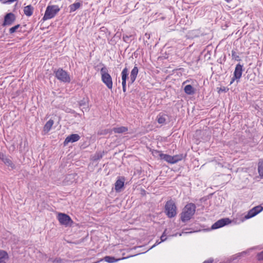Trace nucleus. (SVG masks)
Segmentation results:
<instances>
[{"mask_svg": "<svg viewBox=\"0 0 263 263\" xmlns=\"http://www.w3.org/2000/svg\"><path fill=\"white\" fill-rule=\"evenodd\" d=\"M196 208V207L194 203H190L187 204L180 214L181 221L183 222H185L190 220L194 215Z\"/></svg>", "mask_w": 263, "mask_h": 263, "instance_id": "1", "label": "nucleus"}, {"mask_svg": "<svg viewBox=\"0 0 263 263\" xmlns=\"http://www.w3.org/2000/svg\"><path fill=\"white\" fill-rule=\"evenodd\" d=\"M9 256L7 252L4 250H0V260L8 259Z\"/></svg>", "mask_w": 263, "mask_h": 263, "instance_id": "29", "label": "nucleus"}, {"mask_svg": "<svg viewBox=\"0 0 263 263\" xmlns=\"http://www.w3.org/2000/svg\"><path fill=\"white\" fill-rule=\"evenodd\" d=\"M6 259H3L2 260H0V263H6Z\"/></svg>", "mask_w": 263, "mask_h": 263, "instance_id": "42", "label": "nucleus"}, {"mask_svg": "<svg viewBox=\"0 0 263 263\" xmlns=\"http://www.w3.org/2000/svg\"><path fill=\"white\" fill-rule=\"evenodd\" d=\"M80 136L77 134H72L66 137L64 141V145H66L68 143H73L79 140Z\"/></svg>", "mask_w": 263, "mask_h": 263, "instance_id": "12", "label": "nucleus"}, {"mask_svg": "<svg viewBox=\"0 0 263 263\" xmlns=\"http://www.w3.org/2000/svg\"><path fill=\"white\" fill-rule=\"evenodd\" d=\"M258 172L259 176L263 178V161H259L258 164Z\"/></svg>", "mask_w": 263, "mask_h": 263, "instance_id": "28", "label": "nucleus"}, {"mask_svg": "<svg viewBox=\"0 0 263 263\" xmlns=\"http://www.w3.org/2000/svg\"><path fill=\"white\" fill-rule=\"evenodd\" d=\"M136 51L134 52V54H135H135H137V53H136Z\"/></svg>", "mask_w": 263, "mask_h": 263, "instance_id": "48", "label": "nucleus"}, {"mask_svg": "<svg viewBox=\"0 0 263 263\" xmlns=\"http://www.w3.org/2000/svg\"><path fill=\"white\" fill-rule=\"evenodd\" d=\"M185 157L186 155H183L182 154L173 156V158L174 160V163H176L178 161L182 160Z\"/></svg>", "mask_w": 263, "mask_h": 263, "instance_id": "25", "label": "nucleus"}, {"mask_svg": "<svg viewBox=\"0 0 263 263\" xmlns=\"http://www.w3.org/2000/svg\"><path fill=\"white\" fill-rule=\"evenodd\" d=\"M121 78L122 80L125 81L127 80V79H129L128 77V69L125 67L121 72Z\"/></svg>", "mask_w": 263, "mask_h": 263, "instance_id": "24", "label": "nucleus"}, {"mask_svg": "<svg viewBox=\"0 0 263 263\" xmlns=\"http://www.w3.org/2000/svg\"><path fill=\"white\" fill-rule=\"evenodd\" d=\"M104 152H97L93 157V160L94 161H97L98 160H100V159H101L103 156H104Z\"/></svg>", "mask_w": 263, "mask_h": 263, "instance_id": "26", "label": "nucleus"}, {"mask_svg": "<svg viewBox=\"0 0 263 263\" xmlns=\"http://www.w3.org/2000/svg\"><path fill=\"white\" fill-rule=\"evenodd\" d=\"M134 256L135 255H132V256H129L127 257H122V258H116L115 257L111 256H106L104 257L103 260L108 263H114V262L118 261L119 260H123V259L129 258L130 257Z\"/></svg>", "mask_w": 263, "mask_h": 263, "instance_id": "13", "label": "nucleus"}, {"mask_svg": "<svg viewBox=\"0 0 263 263\" xmlns=\"http://www.w3.org/2000/svg\"><path fill=\"white\" fill-rule=\"evenodd\" d=\"M160 239H161V242H163L166 240L167 237H166V236L161 235L160 237Z\"/></svg>", "mask_w": 263, "mask_h": 263, "instance_id": "39", "label": "nucleus"}, {"mask_svg": "<svg viewBox=\"0 0 263 263\" xmlns=\"http://www.w3.org/2000/svg\"><path fill=\"white\" fill-rule=\"evenodd\" d=\"M184 91L188 95H193L195 93V89L190 84L184 87Z\"/></svg>", "mask_w": 263, "mask_h": 263, "instance_id": "20", "label": "nucleus"}, {"mask_svg": "<svg viewBox=\"0 0 263 263\" xmlns=\"http://www.w3.org/2000/svg\"><path fill=\"white\" fill-rule=\"evenodd\" d=\"M60 10L61 8L58 5H48L46 9L44 15L41 21L44 22L53 18Z\"/></svg>", "mask_w": 263, "mask_h": 263, "instance_id": "4", "label": "nucleus"}, {"mask_svg": "<svg viewBox=\"0 0 263 263\" xmlns=\"http://www.w3.org/2000/svg\"><path fill=\"white\" fill-rule=\"evenodd\" d=\"M112 132V129H102L98 130L97 133L98 135H106L107 134H110Z\"/></svg>", "mask_w": 263, "mask_h": 263, "instance_id": "27", "label": "nucleus"}, {"mask_svg": "<svg viewBox=\"0 0 263 263\" xmlns=\"http://www.w3.org/2000/svg\"><path fill=\"white\" fill-rule=\"evenodd\" d=\"M177 206L174 201L170 199L166 201L164 206V213L170 218L175 217L177 215Z\"/></svg>", "mask_w": 263, "mask_h": 263, "instance_id": "5", "label": "nucleus"}, {"mask_svg": "<svg viewBox=\"0 0 263 263\" xmlns=\"http://www.w3.org/2000/svg\"><path fill=\"white\" fill-rule=\"evenodd\" d=\"M229 90V88H226L225 87H220L218 90V92L220 93V92H226Z\"/></svg>", "mask_w": 263, "mask_h": 263, "instance_id": "32", "label": "nucleus"}, {"mask_svg": "<svg viewBox=\"0 0 263 263\" xmlns=\"http://www.w3.org/2000/svg\"><path fill=\"white\" fill-rule=\"evenodd\" d=\"M257 259L259 260H263V251L257 254Z\"/></svg>", "mask_w": 263, "mask_h": 263, "instance_id": "34", "label": "nucleus"}, {"mask_svg": "<svg viewBox=\"0 0 263 263\" xmlns=\"http://www.w3.org/2000/svg\"><path fill=\"white\" fill-rule=\"evenodd\" d=\"M122 89L124 92L126 91V86H122Z\"/></svg>", "mask_w": 263, "mask_h": 263, "instance_id": "43", "label": "nucleus"}, {"mask_svg": "<svg viewBox=\"0 0 263 263\" xmlns=\"http://www.w3.org/2000/svg\"><path fill=\"white\" fill-rule=\"evenodd\" d=\"M190 229H183L182 231V233L179 234V236H181L182 234H190V233H193V231H190V232H187L186 231L187 230H190Z\"/></svg>", "mask_w": 263, "mask_h": 263, "instance_id": "33", "label": "nucleus"}, {"mask_svg": "<svg viewBox=\"0 0 263 263\" xmlns=\"http://www.w3.org/2000/svg\"><path fill=\"white\" fill-rule=\"evenodd\" d=\"M226 1L228 3H230L233 0H224Z\"/></svg>", "mask_w": 263, "mask_h": 263, "instance_id": "47", "label": "nucleus"}, {"mask_svg": "<svg viewBox=\"0 0 263 263\" xmlns=\"http://www.w3.org/2000/svg\"><path fill=\"white\" fill-rule=\"evenodd\" d=\"M34 8L31 5H28L24 8V13L27 16H30L32 15Z\"/></svg>", "mask_w": 263, "mask_h": 263, "instance_id": "16", "label": "nucleus"}, {"mask_svg": "<svg viewBox=\"0 0 263 263\" xmlns=\"http://www.w3.org/2000/svg\"><path fill=\"white\" fill-rule=\"evenodd\" d=\"M219 63L222 64L221 61H220Z\"/></svg>", "mask_w": 263, "mask_h": 263, "instance_id": "50", "label": "nucleus"}, {"mask_svg": "<svg viewBox=\"0 0 263 263\" xmlns=\"http://www.w3.org/2000/svg\"><path fill=\"white\" fill-rule=\"evenodd\" d=\"M18 31L21 32L22 30H18Z\"/></svg>", "mask_w": 263, "mask_h": 263, "instance_id": "52", "label": "nucleus"}, {"mask_svg": "<svg viewBox=\"0 0 263 263\" xmlns=\"http://www.w3.org/2000/svg\"><path fill=\"white\" fill-rule=\"evenodd\" d=\"M124 185V178H122V179H118L115 184V189L117 192H120L122 188Z\"/></svg>", "mask_w": 263, "mask_h": 263, "instance_id": "14", "label": "nucleus"}, {"mask_svg": "<svg viewBox=\"0 0 263 263\" xmlns=\"http://www.w3.org/2000/svg\"><path fill=\"white\" fill-rule=\"evenodd\" d=\"M100 64L103 66L100 69L101 80L109 89L111 90L113 85L112 78L105 65L102 63H100Z\"/></svg>", "mask_w": 263, "mask_h": 263, "instance_id": "2", "label": "nucleus"}, {"mask_svg": "<svg viewBox=\"0 0 263 263\" xmlns=\"http://www.w3.org/2000/svg\"><path fill=\"white\" fill-rule=\"evenodd\" d=\"M263 210V207L261 205H257L254 208H253L252 209L249 211L247 214L245 216V219H248L249 218H251L255 216H256L257 214L259 213L260 212H261Z\"/></svg>", "mask_w": 263, "mask_h": 263, "instance_id": "10", "label": "nucleus"}, {"mask_svg": "<svg viewBox=\"0 0 263 263\" xmlns=\"http://www.w3.org/2000/svg\"><path fill=\"white\" fill-rule=\"evenodd\" d=\"M136 51L134 52V54H135H135H137V53H136Z\"/></svg>", "mask_w": 263, "mask_h": 263, "instance_id": "49", "label": "nucleus"}, {"mask_svg": "<svg viewBox=\"0 0 263 263\" xmlns=\"http://www.w3.org/2000/svg\"><path fill=\"white\" fill-rule=\"evenodd\" d=\"M135 34H123V40L126 43H130L132 41L135 40Z\"/></svg>", "mask_w": 263, "mask_h": 263, "instance_id": "19", "label": "nucleus"}, {"mask_svg": "<svg viewBox=\"0 0 263 263\" xmlns=\"http://www.w3.org/2000/svg\"><path fill=\"white\" fill-rule=\"evenodd\" d=\"M82 4L81 2H75L69 6V12L72 13L82 7Z\"/></svg>", "mask_w": 263, "mask_h": 263, "instance_id": "18", "label": "nucleus"}, {"mask_svg": "<svg viewBox=\"0 0 263 263\" xmlns=\"http://www.w3.org/2000/svg\"><path fill=\"white\" fill-rule=\"evenodd\" d=\"M152 154L153 155H155V154H159V155L160 156V154H162L160 151H158V150H155V149H154L152 152Z\"/></svg>", "mask_w": 263, "mask_h": 263, "instance_id": "35", "label": "nucleus"}, {"mask_svg": "<svg viewBox=\"0 0 263 263\" xmlns=\"http://www.w3.org/2000/svg\"><path fill=\"white\" fill-rule=\"evenodd\" d=\"M6 157V156L5 155H4L3 153L0 152V160L3 161Z\"/></svg>", "mask_w": 263, "mask_h": 263, "instance_id": "36", "label": "nucleus"}, {"mask_svg": "<svg viewBox=\"0 0 263 263\" xmlns=\"http://www.w3.org/2000/svg\"><path fill=\"white\" fill-rule=\"evenodd\" d=\"M79 105L80 106H84L86 105V102L84 101V100H81L80 102H79Z\"/></svg>", "mask_w": 263, "mask_h": 263, "instance_id": "38", "label": "nucleus"}, {"mask_svg": "<svg viewBox=\"0 0 263 263\" xmlns=\"http://www.w3.org/2000/svg\"><path fill=\"white\" fill-rule=\"evenodd\" d=\"M16 20V16L12 12L7 13L4 16L2 26H11Z\"/></svg>", "mask_w": 263, "mask_h": 263, "instance_id": "8", "label": "nucleus"}, {"mask_svg": "<svg viewBox=\"0 0 263 263\" xmlns=\"http://www.w3.org/2000/svg\"><path fill=\"white\" fill-rule=\"evenodd\" d=\"M145 36L147 39H149V37H150V34H149L145 33Z\"/></svg>", "mask_w": 263, "mask_h": 263, "instance_id": "44", "label": "nucleus"}, {"mask_svg": "<svg viewBox=\"0 0 263 263\" xmlns=\"http://www.w3.org/2000/svg\"><path fill=\"white\" fill-rule=\"evenodd\" d=\"M139 72V69L137 66H135L133 68L130 72V74L129 76V80L128 82V85L129 86L130 85H132L134 82L135 81L137 75Z\"/></svg>", "mask_w": 263, "mask_h": 263, "instance_id": "11", "label": "nucleus"}, {"mask_svg": "<svg viewBox=\"0 0 263 263\" xmlns=\"http://www.w3.org/2000/svg\"><path fill=\"white\" fill-rule=\"evenodd\" d=\"M161 242V241H157L155 243V244L154 245H153L152 248L155 247L157 245H158V244L160 243Z\"/></svg>", "mask_w": 263, "mask_h": 263, "instance_id": "41", "label": "nucleus"}, {"mask_svg": "<svg viewBox=\"0 0 263 263\" xmlns=\"http://www.w3.org/2000/svg\"><path fill=\"white\" fill-rule=\"evenodd\" d=\"M3 162L4 164L8 167L11 168V170H14L16 168L15 165L12 162V160L7 156H6L3 160Z\"/></svg>", "mask_w": 263, "mask_h": 263, "instance_id": "17", "label": "nucleus"}, {"mask_svg": "<svg viewBox=\"0 0 263 263\" xmlns=\"http://www.w3.org/2000/svg\"><path fill=\"white\" fill-rule=\"evenodd\" d=\"M166 230H165L163 232V234H162V235L166 236Z\"/></svg>", "mask_w": 263, "mask_h": 263, "instance_id": "46", "label": "nucleus"}, {"mask_svg": "<svg viewBox=\"0 0 263 263\" xmlns=\"http://www.w3.org/2000/svg\"><path fill=\"white\" fill-rule=\"evenodd\" d=\"M213 261H214L213 259L210 258V259L205 260L203 262V263H213Z\"/></svg>", "mask_w": 263, "mask_h": 263, "instance_id": "37", "label": "nucleus"}, {"mask_svg": "<svg viewBox=\"0 0 263 263\" xmlns=\"http://www.w3.org/2000/svg\"><path fill=\"white\" fill-rule=\"evenodd\" d=\"M53 123L54 121L53 120L50 119L48 120L44 126V131L46 133L49 132L50 130Z\"/></svg>", "mask_w": 263, "mask_h": 263, "instance_id": "22", "label": "nucleus"}, {"mask_svg": "<svg viewBox=\"0 0 263 263\" xmlns=\"http://www.w3.org/2000/svg\"><path fill=\"white\" fill-rule=\"evenodd\" d=\"M57 218L61 224L65 226H71L73 223L70 217L65 213H59L57 216Z\"/></svg>", "mask_w": 263, "mask_h": 263, "instance_id": "6", "label": "nucleus"}, {"mask_svg": "<svg viewBox=\"0 0 263 263\" xmlns=\"http://www.w3.org/2000/svg\"><path fill=\"white\" fill-rule=\"evenodd\" d=\"M243 70L244 69L243 68L242 65L238 63L236 65L233 76L230 82V84H232L236 80H239L240 79Z\"/></svg>", "mask_w": 263, "mask_h": 263, "instance_id": "7", "label": "nucleus"}, {"mask_svg": "<svg viewBox=\"0 0 263 263\" xmlns=\"http://www.w3.org/2000/svg\"><path fill=\"white\" fill-rule=\"evenodd\" d=\"M167 116L165 114L160 113L157 117V120L159 124H163L166 122V117Z\"/></svg>", "mask_w": 263, "mask_h": 263, "instance_id": "23", "label": "nucleus"}, {"mask_svg": "<svg viewBox=\"0 0 263 263\" xmlns=\"http://www.w3.org/2000/svg\"><path fill=\"white\" fill-rule=\"evenodd\" d=\"M128 131V128L125 126H120L117 127H114L112 129V132L115 133L122 134L125 133Z\"/></svg>", "mask_w": 263, "mask_h": 263, "instance_id": "21", "label": "nucleus"}, {"mask_svg": "<svg viewBox=\"0 0 263 263\" xmlns=\"http://www.w3.org/2000/svg\"><path fill=\"white\" fill-rule=\"evenodd\" d=\"M160 158L162 160H164V161H166L168 163H170L171 164H174L173 156L167 155V154H160Z\"/></svg>", "mask_w": 263, "mask_h": 263, "instance_id": "15", "label": "nucleus"}, {"mask_svg": "<svg viewBox=\"0 0 263 263\" xmlns=\"http://www.w3.org/2000/svg\"><path fill=\"white\" fill-rule=\"evenodd\" d=\"M219 63L222 64L221 61H220Z\"/></svg>", "mask_w": 263, "mask_h": 263, "instance_id": "51", "label": "nucleus"}, {"mask_svg": "<svg viewBox=\"0 0 263 263\" xmlns=\"http://www.w3.org/2000/svg\"><path fill=\"white\" fill-rule=\"evenodd\" d=\"M166 230H165L163 232V234H162V235L166 236Z\"/></svg>", "mask_w": 263, "mask_h": 263, "instance_id": "45", "label": "nucleus"}, {"mask_svg": "<svg viewBox=\"0 0 263 263\" xmlns=\"http://www.w3.org/2000/svg\"><path fill=\"white\" fill-rule=\"evenodd\" d=\"M232 58L233 60H235V61H241L240 58L238 55H237V53L234 50L232 51Z\"/></svg>", "mask_w": 263, "mask_h": 263, "instance_id": "30", "label": "nucleus"}, {"mask_svg": "<svg viewBox=\"0 0 263 263\" xmlns=\"http://www.w3.org/2000/svg\"><path fill=\"white\" fill-rule=\"evenodd\" d=\"M53 72L54 77L60 82L64 83H69L70 82V75L62 68H55L53 70Z\"/></svg>", "mask_w": 263, "mask_h": 263, "instance_id": "3", "label": "nucleus"}, {"mask_svg": "<svg viewBox=\"0 0 263 263\" xmlns=\"http://www.w3.org/2000/svg\"><path fill=\"white\" fill-rule=\"evenodd\" d=\"M20 24H17L16 25H15L14 26L10 28L9 29V33L10 34H13L14 33V32H15L16 31V30L20 27Z\"/></svg>", "mask_w": 263, "mask_h": 263, "instance_id": "31", "label": "nucleus"}, {"mask_svg": "<svg viewBox=\"0 0 263 263\" xmlns=\"http://www.w3.org/2000/svg\"><path fill=\"white\" fill-rule=\"evenodd\" d=\"M231 222V220L229 218H224L220 219L215 222L211 227L212 230L220 228Z\"/></svg>", "mask_w": 263, "mask_h": 263, "instance_id": "9", "label": "nucleus"}, {"mask_svg": "<svg viewBox=\"0 0 263 263\" xmlns=\"http://www.w3.org/2000/svg\"><path fill=\"white\" fill-rule=\"evenodd\" d=\"M122 86H126V80H122Z\"/></svg>", "mask_w": 263, "mask_h": 263, "instance_id": "40", "label": "nucleus"}]
</instances>
